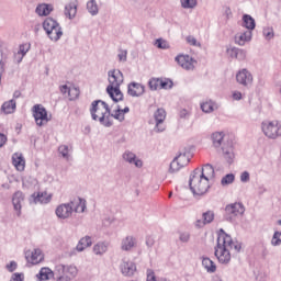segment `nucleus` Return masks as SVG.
<instances>
[{
	"label": "nucleus",
	"instance_id": "obj_53",
	"mask_svg": "<svg viewBox=\"0 0 281 281\" xmlns=\"http://www.w3.org/2000/svg\"><path fill=\"white\" fill-rule=\"evenodd\" d=\"M8 144V136L3 133H0V148H3Z\"/></svg>",
	"mask_w": 281,
	"mask_h": 281
},
{
	"label": "nucleus",
	"instance_id": "obj_6",
	"mask_svg": "<svg viewBox=\"0 0 281 281\" xmlns=\"http://www.w3.org/2000/svg\"><path fill=\"white\" fill-rule=\"evenodd\" d=\"M42 25L46 36L54 43H58L63 38V27L58 21L53 18H46Z\"/></svg>",
	"mask_w": 281,
	"mask_h": 281
},
{
	"label": "nucleus",
	"instance_id": "obj_7",
	"mask_svg": "<svg viewBox=\"0 0 281 281\" xmlns=\"http://www.w3.org/2000/svg\"><path fill=\"white\" fill-rule=\"evenodd\" d=\"M245 214V205L240 202H235L232 204H227L225 206L224 220L227 223H236V218L238 216H243Z\"/></svg>",
	"mask_w": 281,
	"mask_h": 281
},
{
	"label": "nucleus",
	"instance_id": "obj_59",
	"mask_svg": "<svg viewBox=\"0 0 281 281\" xmlns=\"http://www.w3.org/2000/svg\"><path fill=\"white\" fill-rule=\"evenodd\" d=\"M233 100H243V92L234 91L233 92Z\"/></svg>",
	"mask_w": 281,
	"mask_h": 281
},
{
	"label": "nucleus",
	"instance_id": "obj_58",
	"mask_svg": "<svg viewBox=\"0 0 281 281\" xmlns=\"http://www.w3.org/2000/svg\"><path fill=\"white\" fill-rule=\"evenodd\" d=\"M70 89L71 88H69L67 85H64V86L59 87L60 93H63L64 95L67 94V93L69 94Z\"/></svg>",
	"mask_w": 281,
	"mask_h": 281
},
{
	"label": "nucleus",
	"instance_id": "obj_46",
	"mask_svg": "<svg viewBox=\"0 0 281 281\" xmlns=\"http://www.w3.org/2000/svg\"><path fill=\"white\" fill-rule=\"evenodd\" d=\"M181 168H183L181 164L176 158H173L170 164L169 172H179Z\"/></svg>",
	"mask_w": 281,
	"mask_h": 281
},
{
	"label": "nucleus",
	"instance_id": "obj_15",
	"mask_svg": "<svg viewBox=\"0 0 281 281\" xmlns=\"http://www.w3.org/2000/svg\"><path fill=\"white\" fill-rule=\"evenodd\" d=\"M120 271L122 276H125L126 278H131L135 276V271H137V266L133 261L122 260L120 265Z\"/></svg>",
	"mask_w": 281,
	"mask_h": 281
},
{
	"label": "nucleus",
	"instance_id": "obj_3",
	"mask_svg": "<svg viewBox=\"0 0 281 281\" xmlns=\"http://www.w3.org/2000/svg\"><path fill=\"white\" fill-rule=\"evenodd\" d=\"M90 115L94 122H99L105 128H111L113 126V121H111V108L109 103L102 100H95L91 103Z\"/></svg>",
	"mask_w": 281,
	"mask_h": 281
},
{
	"label": "nucleus",
	"instance_id": "obj_50",
	"mask_svg": "<svg viewBox=\"0 0 281 281\" xmlns=\"http://www.w3.org/2000/svg\"><path fill=\"white\" fill-rule=\"evenodd\" d=\"M16 261H10V263H8L5 266V269L10 272V273H14V271H16Z\"/></svg>",
	"mask_w": 281,
	"mask_h": 281
},
{
	"label": "nucleus",
	"instance_id": "obj_8",
	"mask_svg": "<svg viewBox=\"0 0 281 281\" xmlns=\"http://www.w3.org/2000/svg\"><path fill=\"white\" fill-rule=\"evenodd\" d=\"M261 128L266 137L269 139H278V137H281V124H279L278 121L262 122Z\"/></svg>",
	"mask_w": 281,
	"mask_h": 281
},
{
	"label": "nucleus",
	"instance_id": "obj_49",
	"mask_svg": "<svg viewBox=\"0 0 281 281\" xmlns=\"http://www.w3.org/2000/svg\"><path fill=\"white\" fill-rule=\"evenodd\" d=\"M160 89H172V80L169 79H160Z\"/></svg>",
	"mask_w": 281,
	"mask_h": 281
},
{
	"label": "nucleus",
	"instance_id": "obj_21",
	"mask_svg": "<svg viewBox=\"0 0 281 281\" xmlns=\"http://www.w3.org/2000/svg\"><path fill=\"white\" fill-rule=\"evenodd\" d=\"M106 93L110 95L113 102H122V100H124V93H122L120 87L113 88V86H108Z\"/></svg>",
	"mask_w": 281,
	"mask_h": 281
},
{
	"label": "nucleus",
	"instance_id": "obj_37",
	"mask_svg": "<svg viewBox=\"0 0 281 281\" xmlns=\"http://www.w3.org/2000/svg\"><path fill=\"white\" fill-rule=\"evenodd\" d=\"M30 52V44H21L18 50L16 56H20L18 63H21L25 57V54Z\"/></svg>",
	"mask_w": 281,
	"mask_h": 281
},
{
	"label": "nucleus",
	"instance_id": "obj_5",
	"mask_svg": "<svg viewBox=\"0 0 281 281\" xmlns=\"http://www.w3.org/2000/svg\"><path fill=\"white\" fill-rule=\"evenodd\" d=\"M189 188L192 194H196L198 196H203L210 190V180L201 176L200 168L192 171L189 179Z\"/></svg>",
	"mask_w": 281,
	"mask_h": 281
},
{
	"label": "nucleus",
	"instance_id": "obj_13",
	"mask_svg": "<svg viewBox=\"0 0 281 281\" xmlns=\"http://www.w3.org/2000/svg\"><path fill=\"white\" fill-rule=\"evenodd\" d=\"M154 120L156 122V126L154 131L156 133H164L166 131V125L164 122H166V110L159 108L155 113H154Z\"/></svg>",
	"mask_w": 281,
	"mask_h": 281
},
{
	"label": "nucleus",
	"instance_id": "obj_41",
	"mask_svg": "<svg viewBox=\"0 0 281 281\" xmlns=\"http://www.w3.org/2000/svg\"><path fill=\"white\" fill-rule=\"evenodd\" d=\"M58 153H59V155H61V157H63L64 159H66L67 161H69V158L71 157V156L69 155V146H67V145H61V146H59V147H58Z\"/></svg>",
	"mask_w": 281,
	"mask_h": 281
},
{
	"label": "nucleus",
	"instance_id": "obj_61",
	"mask_svg": "<svg viewBox=\"0 0 281 281\" xmlns=\"http://www.w3.org/2000/svg\"><path fill=\"white\" fill-rule=\"evenodd\" d=\"M122 115V112H115V114H111V117H114V120H120V122H122V120H124V116H122V119H120Z\"/></svg>",
	"mask_w": 281,
	"mask_h": 281
},
{
	"label": "nucleus",
	"instance_id": "obj_56",
	"mask_svg": "<svg viewBox=\"0 0 281 281\" xmlns=\"http://www.w3.org/2000/svg\"><path fill=\"white\" fill-rule=\"evenodd\" d=\"M146 245H147V247H153L154 245H155V237H153V236H147L146 237Z\"/></svg>",
	"mask_w": 281,
	"mask_h": 281
},
{
	"label": "nucleus",
	"instance_id": "obj_32",
	"mask_svg": "<svg viewBox=\"0 0 281 281\" xmlns=\"http://www.w3.org/2000/svg\"><path fill=\"white\" fill-rule=\"evenodd\" d=\"M86 8L91 16H98L100 14V7H98V1L95 0H89Z\"/></svg>",
	"mask_w": 281,
	"mask_h": 281
},
{
	"label": "nucleus",
	"instance_id": "obj_30",
	"mask_svg": "<svg viewBox=\"0 0 281 281\" xmlns=\"http://www.w3.org/2000/svg\"><path fill=\"white\" fill-rule=\"evenodd\" d=\"M109 251V243L106 241H99L93 246V254L95 256H104Z\"/></svg>",
	"mask_w": 281,
	"mask_h": 281
},
{
	"label": "nucleus",
	"instance_id": "obj_20",
	"mask_svg": "<svg viewBox=\"0 0 281 281\" xmlns=\"http://www.w3.org/2000/svg\"><path fill=\"white\" fill-rule=\"evenodd\" d=\"M122 157L124 161H126L127 164H134L136 168H142V166H144L142 159L137 158V155H135L131 150H125Z\"/></svg>",
	"mask_w": 281,
	"mask_h": 281
},
{
	"label": "nucleus",
	"instance_id": "obj_34",
	"mask_svg": "<svg viewBox=\"0 0 281 281\" xmlns=\"http://www.w3.org/2000/svg\"><path fill=\"white\" fill-rule=\"evenodd\" d=\"M202 266L207 271V273H216V263H214L209 257L202 258Z\"/></svg>",
	"mask_w": 281,
	"mask_h": 281
},
{
	"label": "nucleus",
	"instance_id": "obj_33",
	"mask_svg": "<svg viewBox=\"0 0 281 281\" xmlns=\"http://www.w3.org/2000/svg\"><path fill=\"white\" fill-rule=\"evenodd\" d=\"M13 166H15L16 170L23 171L25 170V159L23 156L19 154H14L12 157Z\"/></svg>",
	"mask_w": 281,
	"mask_h": 281
},
{
	"label": "nucleus",
	"instance_id": "obj_2",
	"mask_svg": "<svg viewBox=\"0 0 281 281\" xmlns=\"http://www.w3.org/2000/svg\"><path fill=\"white\" fill-rule=\"evenodd\" d=\"M213 147L222 154L225 161L229 165L234 164L236 159V151L234 149V140L225 135L223 132H214L212 134Z\"/></svg>",
	"mask_w": 281,
	"mask_h": 281
},
{
	"label": "nucleus",
	"instance_id": "obj_40",
	"mask_svg": "<svg viewBox=\"0 0 281 281\" xmlns=\"http://www.w3.org/2000/svg\"><path fill=\"white\" fill-rule=\"evenodd\" d=\"M236 181V176L234 173H228L224 176L221 180L222 186H232V183Z\"/></svg>",
	"mask_w": 281,
	"mask_h": 281
},
{
	"label": "nucleus",
	"instance_id": "obj_14",
	"mask_svg": "<svg viewBox=\"0 0 281 281\" xmlns=\"http://www.w3.org/2000/svg\"><path fill=\"white\" fill-rule=\"evenodd\" d=\"M146 93V87L139 82L132 81L127 85V94L131 98H142Z\"/></svg>",
	"mask_w": 281,
	"mask_h": 281
},
{
	"label": "nucleus",
	"instance_id": "obj_16",
	"mask_svg": "<svg viewBox=\"0 0 281 281\" xmlns=\"http://www.w3.org/2000/svg\"><path fill=\"white\" fill-rule=\"evenodd\" d=\"M176 63L187 71L194 69V59L190 55H178L176 57Z\"/></svg>",
	"mask_w": 281,
	"mask_h": 281
},
{
	"label": "nucleus",
	"instance_id": "obj_24",
	"mask_svg": "<svg viewBox=\"0 0 281 281\" xmlns=\"http://www.w3.org/2000/svg\"><path fill=\"white\" fill-rule=\"evenodd\" d=\"M64 14L65 16L69 18L70 21L76 19V14H78V2H70L66 4Z\"/></svg>",
	"mask_w": 281,
	"mask_h": 281
},
{
	"label": "nucleus",
	"instance_id": "obj_39",
	"mask_svg": "<svg viewBox=\"0 0 281 281\" xmlns=\"http://www.w3.org/2000/svg\"><path fill=\"white\" fill-rule=\"evenodd\" d=\"M175 158L177 159L178 164L182 166V168H186V166L190 164V157L186 154H179Z\"/></svg>",
	"mask_w": 281,
	"mask_h": 281
},
{
	"label": "nucleus",
	"instance_id": "obj_26",
	"mask_svg": "<svg viewBox=\"0 0 281 281\" xmlns=\"http://www.w3.org/2000/svg\"><path fill=\"white\" fill-rule=\"evenodd\" d=\"M32 196L34 203H42L44 205H47V203L52 201V195L47 194V192L33 193Z\"/></svg>",
	"mask_w": 281,
	"mask_h": 281
},
{
	"label": "nucleus",
	"instance_id": "obj_22",
	"mask_svg": "<svg viewBox=\"0 0 281 281\" xmlns=\"http://www.w3.org/2000/svg\"><path fill=\"white\" fill-rule=\"evenodd\" d=\"M214 211H206L202 214V220H198L195 222L196 227H205V225H210V223L214 222Z\"/></svg>",
	"mask_w": 281,
	"mask_h": 281
},
{
	"label": "nucleus",
	"instance_id": "obj_23",
	"mask_svg": "<svg viewBox=\"0 0 281 281\" xmlns=\"http://www.w3.org/2000/svg\"><path fill=\"white\" fill-rule=\"evenodd\" d=\"M251 36H252L251 31L237 33L235 35V43H236V45H239L240 47H243L246 45V43H249V41H251Z\"/></svg>",
	"mask_w": 281,
	"mask_h": 281
},
{
	"label": "nucleus",
	"instance_id": "obj_63",
	"mask_svg": "<svg viewBox=\"0 0 281 281\" xmlns=\"http://www.w3.org/2000/svg\"><path fill=\"white\" fill-rule=\"evenodd\" d=\"M131 111V109L128 106H125L123 110L119 109L117 113H128Z\"/></svg>",
	"mask_w": 281,
	"mask_h": 281
},
{
	"label": "nucleus",
	"instance_id": "obj_55",
	"mask_svg": "<svg viewBox=\"0 0 281 281\" xmlns=\"http://www.w3.org/2000/svg\"><path fill=\"white\" fill-rule=\"evenodd\" d=\"M179 115L182 120H188V117H190V111L183 109L180 111Z\"/></svg>",
	"mask_w": 281,
	"mask_h": 281
},
{
	"label": "nucleus",
	"instance_id": "obj_25",
	"mask_svg": "<svg viewBox=\"0 0 281 281\" xmlns=\"http://www.w3.org/2000/svg\"><path fill=\"white\" fill-rule=\"evenodd\" d=\"M1 111L4 113V115H10L16 111V100L11 99L9 101H5L1 105Z\"/></svg>",
	"mask_w": 281,
	"mask_h": 281
},
{
	"label": "nucleus",
	"instance_id": "obj_4",
	"mask_svg": "<svg viewBox=\"0 0 281 281\" xmlns=\"http://www.w3.org/2000/svg\"><path fill=\"white\" fill-rule=\"evenodd\" d=\"M87 210V200L82 198H78L77 201H70L68 203L59 204L56 210L55 214L57 218L61 221H67V218H71V214L76 212L77 214H82Z\"/></svg>",
	"mask_w": 281,
	"mask_h": 281
},
{
	"label": "nucleus",
	"instance_id": "obj_54",
	"mask_svg": "<svg viewBox=\"0 0 281 281\" xmlns=\"http://www.w3.org/2000/svg\"><path fill=\"white\" fill-rule=\"evenodd\" d=\"M179 239L181 243H189L190 241L189 233H181Z\"/></svg>",
	"mask_w": 281,
	"mask_h": 281
},
{
	"label": "nucleus",
	"instance_id": "obj_18",
	"mask_svg": "<svg viewBox=\"0 0 281 281\" xmlns=\"http://www.w3.org/2000/svg\"><path fill=\"white\" fill-rule=\"evenodd\" d=\"M137 247V238L133 235L124 237L121 241L122 251H133Z\"/></svg>",
	"mask_w": 281,
	"mask_h": 281
},
{
	"label": "nucleus",
	"instance_id": "obj_57",
	"mask_svg": "<svg viewBox=\"0 0 281 281\" xmlns=\"http://www.w3.org/2000/svg\"><path fill=\"white\" fill-rule=\"evenodd\" d=\"M3 71H5V60H0V86H1V76H3Z\"/></svg>",
	"mask_w": 281,
	"mask_h": 281
},
{
	"label": "nucleus",
	"instance_id": "obj_62",
	"mask_svg": "<svg viewBox=\"0 0 281 281\" xmlns=\"http://www.w3.org/2000/svg\"><path fill=\"white\" fill-rule=\"evenodd\" d=\"M13 98H14V100H19V98H21V91L15 90V91L13 92Z\"/></svg>",
	"mask_w": 281,
	"mask_h": 281
},
{
	"label": "nucleus",
	"instance_id": "obj_42",
	"mask_svg": "<svg viewBox=\"0 0 281 281\" xmlns=\"http://www.w3.org/2000/svg\"><path fill=\"white\" fill-rule=\"evenodd\" d=\"M160 82H161V79L159 78H151L149 81H148V87L151 91H157L158 89H160Z\"/></svg>",
	"mask_w": 281,
	"mask_h": 281
},
{
	"label": "nucleus",
	"instance_id": "obj_47",
	"mask_svg": "<svg viewBox=\"0 0 281 281\" xmlns=\"http://www.w3.org/2000/svg\"><path fill=\"white\" fill-rule=\"evenodd\" d=\"M155 45H156V47H158V49H169L170 48V44H168V42L162 38L156 40Z\"/></svg>",
	"mask_w": 281,
	"mask_h": 281
},
{
	"label": "nucleus",
	"instance_id": "obj_31",
	"mask_svg": "<svg viewBox=\"0 0 281 281\" xmlns=\"http://www.w3.org/2000/svg\"><path fill=\"white\" fill-rule=\"evenodd\" d=\"M200 177L207 179V181H210V179H214V167H212V165H205L202 167V169H200Z\"/></svg>",
	"mask_w": 281,
	"mask_h": 281
},
{
	"label": "nucleus",
	"instance_id": "obj_1",
	"mask_svg": "<svg viewBox=\"0 0 281 281\" xmlns=\"http://www.w3.org/2000/svg\"><path fill=\"white\" fill-rule=\"evenodd\" d=\"M231 249H234L236 254H240L243 244H240V241H234L232 236L221 228L217 232V244L214 252L221 265H229V262H232V254L229 252Z\"/></svg>",
	"mask_w": 281,
	"mask_h": 281
},
{
	"label": "nucleus",
	"instance_id": "obj_60",
	"mask_svg": "<svg viewBox=\"0 0 281 281\" xmlns=\"http://www.w3.org/2000/svg\"><path fill=\"white\" fill-rule=\"evenodd\" d=\"M56 281H71V279L67 274H59Z\"/></svg>",
	"mask_w": 281,
	"mask_h": 281
},
{
	"label": "nucleus",
	"instance_id": "obj_11",
	"mask_svg": "<svg viewBox=\"0 0 281 281\" xmlns=\"http://www.w3.org/2000/svg\"><path fill=\"white\" fill-rule=\"evenodd\" d=\"M108 80H109V86L112 87V89L122 87L124 82V74L120 71V69H112L108 71Z\"/></svg>",
	"mask_w": 281,
	"mask_h": 281
},
{
	"label": "nucleus",
	"instance_id": "obj_17",
	"mask_svg": "<svg viewBox=\"0 0 281 281\" xmlns=\"http://www.w3.org/2000/svg\"><path fill=\"white\" fill-rule=\"evenodd\" d=\"M23 201H25V194H23L22 191H16L12 198V203H13L14 211L16 212V216H21Z\"/></svg>",
	"mask_w": 281,
	"mask_h": 281
},
{
	"label": "nucleus",
	"instance_id": "obj_35",
	"mask_svg": "<svg viewBox=\"0 0 281 281\" xmlns=\"http://www.w3.org/2000/svg\"><path fill=\"white\" fill-rule=\"evenodd\" d=\"M243 26L246 27V30H256V20L249 14H244Z\"/></svg>",
	"mask_w": 281,
	"mask_h": 281
},
{
	"label": "nucleus",
	"instance_id": "obj_19",
	"mask_svg": "<svg viewBox=\"0 0 281 281\" xmlns=\"http://www.w3.org/2000/svg\"><path fill=\"white\" fill-rule=\"evenodd\" d=\"M226 54L229 56V58H235L239 61L247 59V50L238 47L227 48Z\"/></svg>",
	"mask_w": 281,
	"mask_h": 281
},
{
	"label": "nucleus",
	"instance_id": "obj_12",
	"mask_svg": "<svg viewBox=\"0 0 281 281\" xmlns=\"http://www.w3.org/2000/svg\"><path fill=\"white\" fill-rule=\"evenodd\" d=\"M55 272L58 273V276H68L70 280H74L76 276H78V268L74 265H63L58 263L55 267Z\"/></svg>",
	"mask_w": 281,
	"mask_h": 281
},
{
	"label": "nucleus",
	"instance_id": "obj_51",
	"mask_svg": "<svg viewBox=\"0 0 281 281\" xmlns=\"http://www.w3.org/2000/svg\"><path fill=\"white\" fill-rule=\"evenodd\" d=\"M128 56V52L126 50H121L117 55V58L120 60V63H126V58Z\"/></svg>",
	"mask_w": 281,
	"mask_h": 281
},
{
	"label": "nucleus",
	"instance_id": "obj_9",
	"mask_svg": "<svg viewBox=\"0 0 281 281\" xmlns=\"http://www.w3.org/2000/svg\"><path fill=\"white\" fill-rule=\"evenodd\" d=\"M33 111V117L35 120V123L37 126H45L47 122H49V116H47V109L43 106L42 104H35L32 108Z\"/></svg>",
	"mask_w": 281,
	"mask_h": 281
},
{
	"label": "nucleus",
	"instance_id": "obj_44",
	"mask_svg": "<svg viewBox=\"0 0 281 281\" xmlns=\"http://www.w3.org/2000/svg\"><path fill=\"white\" fill-rule=\"evenodd\" d=\"M201 109L204 113H212V111H214V102L206 101L201 104Z\"/></svg>",
	"mask_w": 281,
	"mask_h": 281
},
{
	"label": "nucleus",
	"instance_id": "obj_52",
	"mask_svg": "<svg viewBox=\"0 0 281 281\" xmlns=\"http://www.w3.org/2000/svg\"><path fill=\"white\" fill-rule=\"evenodd\" d=\"M250 177H249V171H244L240 175V182L241 183H248Z\"/></svg>",
	"mask_w": 281,
	"mask_h": 281
},
{
	"label": "nucleus",
	"instance_id": "obj_64",
	"mask_svg": "<svg viewBox=\"0 0 281 281\" xmlns=\"http://www.w3.org/2000/svg\"><path fill=\"white\" fill-rule=\"evenodd\" d=\"M265 192H267V189L265 188V186H260L259 187V194H265Z\"/></svg>",
	"mask_w": 281,
	"mask_h": 281
},
{
	"label": "nucleus",
	"instance_id": "obj_27",
	"mask_svg": "<svg viewBox=\"0 0 281 281\" xmlns=\"http://www.w3.org/2000/svg\"><path fill=\"white\" fill-rule=\"evenodd\" d=\"M26 258L31 265H38L44 260L43 250L36 248L31 252V257Z\"/></svg>",
	"mask_w": 281,
	"mask_h": 281
},
{
	"label": "nucleus",
	"instance_id": "obj_43",
	"mask_svg": "<svg viewBox=\"0 0 281 281\" xmlns=\"http://www.w3.org/2000/svg\"><path fill=\"white\" fill-rule=\"evenodd\" d=\"M271 245H272V247H280V245H281V232L280 231H276L273 233V236L271 239Z\"/></svg>",
	"mask_w": 281,
	"mask_h": 281
},
{
	"label": "nucleus",
	"instance_id": "obj_48",
	"mask_svg": "<svg viewBox=\"0 0 281 281\" xmlns=\"http://www.w3.org/2000/svg\"><path fill=\"white\" fill-rule=\"evenodd\" d=\"M263 36L266 41H271L276 34L273 33V27H266L263 29Z\"/></svg>",
	"mask_w": 281,
	"mask_h": 281
},
{
	"label": "nucleus",
	"instance_id": "obj_28",
	"mask_svg": "<svg viewBox=\"0 0 281 281\" xmlns=\"http://www.w3.org/2000/svg\"><path fill=\"white\" fill-rule=\"evenodd\" d=\"M36 14L38 16H49L52 12H54V7L52 4H38L35 9Z\"/></svg>",
	"mask_w": 281,
	"mask_h": 281
},
{
	"label": "nucleus",
	"instance_id": "obj_38",
	"mask_svg": "<svg viewBox=\"0 0 281 281\" xmlns=\"http://www.w3.org/2000/svg\"><path fill=\"white\" fill-rule=\"evenodd\" d=\"M181 8L184 10H194V8L198 5L196 0H180Z\"/></svg>",
	"mask_w": 281,
	"mask_h": 281
},
{
	"label": "nucleus",
	"instance_id": "obj_36",
	"mask_svg": "<svg viewBox=\"0 0 281 281\" xmlns=\"http://www.w3.org/2000/svg\"><path fill=\"white\" fill-rule=\"evenodd\" d=\"M50 276H54V272L49 268H42L37 274L38 280H49Z\"/></svg>",
	"mask_w": 281,
	"mask_h": 281
},
{
	"label": "nucleus",
	"instance_id": "obj_10",
	"mask_svg": "<svg viewBox=\"0 0 281 281\" xmlns=\"http://www.w3.org/2000/svg\"><path fill=\"white\" fill-rule=\"evenodd\" d=\"M236 80L238 85L245 87V89H249L251 85H254V75L247 68H243L237 71Z\"/></svg>",
	"mask_w": 281,
	"mask_h": 281
},
{
	"label": "nucleus",
	"instance_id": "obj_29",
	"mask_svg": "<svg viewBox=\"0 0 281 281\" xmlns=\"http://www.w3.org/2000/svg\"><path fill=\"white\" fill-rule=\"evenodd\" d=\"M91 245H93V239L91 236L87 235L78 241L76 249L77 251H85V249L91 247Z\"/></svg>",
	"mask_w": 281,
	"mask_h": 281
},
{
	"label": "nucleus",
	"instance_id": "obj_45",
	"mask_svg": "<svg viewBox=\"0 0 281 281\" xmlns=\"http://www.w3.org/2000/svg\"><path fill=\"white\" fill-rule=\"evenodd\" d=\"M69 100H78L80 98V89L72 87L68 93Z\"/></svg>",
	"mask_w": 281,
	"mask_h": 281
}]
</instances>
